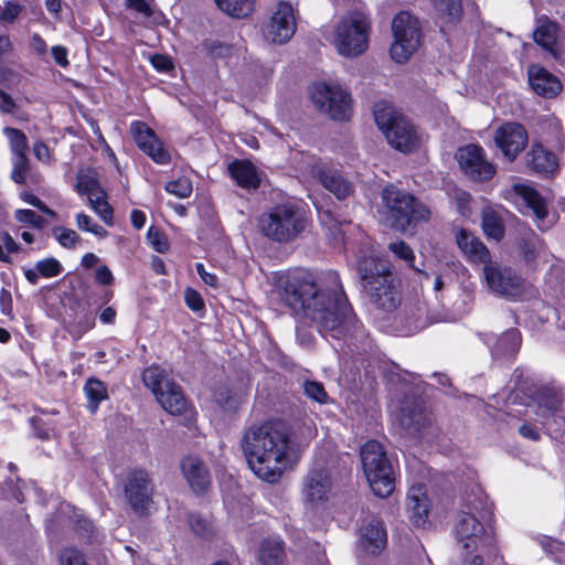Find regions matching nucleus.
<instances>
[{
	"mask_svg": "<svg viewBox=\"0 0 565 565\" xmlns=\"http://www.w3.org/2000/svg\"><path fill=\"white\" fill-rule=\"evenodd\" d=\"M494 142L504 158L512 162L525 149L529 142L527 131L523 125L508 121L495 130Z\"/></svg>",
	"mask_w": 565,
	"mask_h": 565,
	"instance_id": "f3484780",
	"label": "nucleus"
},
{
	"mask_svg": "<svg viewBox=\"0 0 565 565\" xmlns=\"http://www.w3.org/2000/svg\"><path fill=\"white\" fill-rule=\"evenodd\" d=\"M29 170V159L26 156L14 157L11 178L15 183L23 184L25 182V173Z\"/></svg>",
	"mask_w": 565,
	"mask_h": 565,
	"instance_id": "5fc2aeb1",
	"label": "nucleus"
},
{
	"mask_svg": "<svg viewBox=\"0 0 565 565\" xmlns=\"http://www.w3.org/2000/svg\"><path fill=\"white\" fill-rule=\"evenodd\" d=\"M305 395L319 403L326 404L328 402V393L322 383L317 381H305L302 384Z\"/></svg>",
	"mask_w": 565,
	"mask_h": 565,
	"instance_id": "37998d69",
	"label": "nucleus"
},
{
	"mask_svg": "<svg viewBox=\"0 0 565 565\" xmlns=\"http://www.w3.org/2000/svg\"><path fill=\"white\" fill-rule=\"evenodd\" d=\"M536 402L540 416H551L562 411V395L554 390L547 387L540 388L536 393Z\"/></svg>",
	"mask_w": 565,
	"mask_h": 565,
	"instance_id": "473e14b6",
	"label": "nucleus"
},
{
	"mask_svg": "<svg viewBox=\"0 0 565 565\" xmlns=\"http://www.w3.org/2000/svg\"><path fill=\"white\" fill-rule=\"evenodd\" d=\"M126 7L137 11L146 18L152 15V9L148 0H126Z\"/></svg>",
	"mask_w": 565,
	"mask_h": 565,
	"instance_id": "052dcab7",
	"label": "nucleus"
},
{
	"mask_svg": "<svg viewBox=\"0 0 565 565\" xmlns=\"http://www.w3.org/2000/svg\"><path fill=\"white\" fill-rule=\"evenodd\" d=\"M61 565H87L83 554L73 547L64 548L60 556Z\"/></svg>",
	"mask_w": 565,
	"mask_h": 565,
	"instance_id": "4d7b16f0",
	"label": "nucleus"
},
{
	"mask_svg": "<svg viewBox=\"0 0 565 565\" xmlns=\"http://www.w3.org/2000/svg\"><path fill=\"white\" fill-rule=\"evenodd\" d=\"M394 42L391 45V56L397 63H405L420 45V26L417 18L408 12H399L392 21Z\"/></svg>",
	"mask_w": 565,
	"mask_h": 565,
	"instance_id": "9b49d317",
	"label": "nucleus"
},
{
	"mask_svg": "<svg viewBox=\"0 0 565 565\" xmlns=\"http://www.w3.org/2000/svg\"><path fill=\"white\" fill-rule=\"evenodd\" d=\"M521 247L527 262H533L545 252L544 243L534 234L523 239Z\"/></svg>",
	"mask_w": 565,
	"mask_h": 565,
	"instance_id": "a19ab883",
	"label": "nucleus"
},
{
	"mask_svg": "<svg viewBox=\"0 0 565 565\" xmlns=\"http://www.w3.org/2000/svg\"><path fill=\"white\" fill-rule=\"evenodd\" d=\"M458 247L473 262L488 263L490 253L486 245L470 232L461 228L456 233Z\"/></svg>",
	"mask_w": 565,
	"mask_h": 565,
	"instance_id": "cd10ccee",
	"label": "nucleus"
},
{
	"mask_svg": "<svg viewBox=\"0 0 565 565\" xmlns=\"http://www.w3.org/2000/svg\"><path fill=\"white\" fill-rule=\"evenodd\" d=\"M214 399L216 404L224 409H235L238 405V399L236 395L232 394V392L227 387H221L214 393Z\"/></svg>",
	"mask_w": 565,
	"mask_h": 565,
	"instance_id": "3c124183",
	"label": "nucleus"
},
{
	"mask_svg": "<svg viewBox=\"0 0 565 565\" xmlns=\"http://www.w3.org/2000/svg\"><path fill=\"white\" fill-rule=\"evenodd\" d=\"M3 131L10 141V147L14 157L26 156L28 139L23 131L12 127H7Z\"/></svg>",
	"mask_w": 565,
	"mask_h": 565,
	"instance_id": "ea45409f",
	"label": "nucleus"
},
{
	"mask_svg": "<svg viewBox=\"0 0 565 565\" xmlns=\"http://www.w3.org/2000/svg\"><path fill=\"white\" fill-rule=\"evenodd\" d=\"M482 230L487 237L501 241L504 236V225L498 212L486 209L482 212Z\"/></svg>",
	"mask_w": 565,
	"mask_h": 565,
	"instance_id": "72a5a7b5",
	"label": "nucleus"
},
{
	"mask_svg": "<svg viewBox=\"0 0 565 565\" xmlns=\"http://www.w3.org/2000/svg\"><path fill=\"white\" fill-rule=\"evenodd\" d=\"M374 120L388 143L403 153H411L419 147V135L415 126L394 106L379 102L373 108Z\"/></svg>",
	"mask_w": 565,
	"mask_h": 565,
	"instance_id": "0eeeda50",
	"label": "nucleus"
},
{
	"mask_svg": "<svg viewBox=\"0 0 565 565\" xmlns=\"http://www.w3.org/2000/svg\"><path fill=\"white\" fill-rule=\"evenodd\" d=\"M360 543L370 554H379L385 548L387 533L384 523L375 515H367L361 525Z\"/></svg>",
	"mask_w": 565,
	"mask_h": 565,
	"instance_id": "412c9836",
	"label": "nucleus"
},
{
	"mask_svg": "<svg viewBox=\"0 0 565 565\" xmlns=\"http://www.w3.org/2000/svg\"><path fill=\"white\" fill-rule=\"evenodd\" d=\"M17 109V104L13 98L0 88V111L4 114H13Z\"/></svg>",
	"mask_w": 565,
	"mask_h": 565,
	"instance_id": "0e129e2a",
	"label": "nucleus"
},
{
	"mask_svg": "<svg viewBox=\"0 0 565 565\" xmlns=\"http://www.w3.org/2000/svg\"><path fill=\"white\" fill-rule=\"evenodd\" d=\"M332 479L324 469L311 470L303 478L302 494L305 500L311 504L327 502L332 493Z\"/></svg>",
	"mask_w": 565,
	"mask_h": 565,
	"instance_id": "aec40b11",
	"label": "nucleus"
},
{
	"mask_svg": "<svg viewBox=\"0 0 565 565\" xmlns=\"http://www.w3.org/2000/svg\"><path fill=\"white\" fill-rule=\"evenodd\" d=\"M258 559L262 565H282L285 559L284 542L277 539H266L259 547Z\"/></svg>",
	"mask_w": 565,
	"mask_h": 565,
	"instance_id": "2f4dec72",
	"label": "nucleus"
},
{
	"mask_svg": "<svg viewBox=\"0 0 565 565\" xmlns=\"http://www.w3.org/2000/svg\"><path fill=\"white\" fill-rule=\"evenodd\" d=\"M142 380L166 412L171 415H181L188 411L189 403L181 386L169 379L164 370L150 366L143 371Z\"/></svg>",
	"mask_w": 565,
	"mask_h": 565,
	"instance_id": "9d476101",
	"label": "nucleus"
},
{
	"mask_svg": "<svg viewBox=\"0 0 565 565\" xmlns=\"http://www.w3.org/2000/svg\"><path fill=\"white\" fill-rule=\"evenodd\" d=\"M241 447L253 472L269 483L277 482L291 462L290 427L282 420H265L249 426Z\"/></svg>",
	"mask_w": 565,
	"mask_h": 565,
	"instance_id": "f03ea898",
	"label": "nucleus"
},
{
	"mask_svg": "<svg viewBox=\"0 0 565 565\" xmlns=\"http://www.w3.org/2000/svg\"><path fill=\"white\" fill-rule=\"evenodd\" d=\"M460 169L475 181H488L495 174V167L487 160L484 150L477 145L459 148L456 154Z\"/></svg>",
	"mask_w": 565,
	"mask_h": 565,
	"instance_id": "2eb2a0df",
	"label": "nucleus"
},
{
	"mask_svg": "<svg viewBox=\"0 0 565 565\" xmlns=\"http://www.w3.org/2000/svg\"><path fill=\"white\" fill-rule=\"evenodd\" d=\"M230 175L236 184L246 190H257L260 178L256 167L248 160H234L227 166Z\"/></svg>",
	"mask_w": 565,
	"mask_h": 565,
	"instance_id": "bb28decb",
	"label": "nucleus"
},
{
	"mask_svg": "<svg viewBox=\"0 0 565 565\" xmlns=\"http://www.w3.org/2000/svg\"><path fill=\"white\" fill-rule=\"evenodd\" d=\"M182 472L194 492H204L210 486V473L202 460L186 457L181 462Z\"/></svg>",
	"mask_w": 565,
	"mask_h": 565,
	"instance_id": "a878e982",
	"label": "nucleus"
},
{
	"mask_svg": "<svg viewBox=\"0 0 565 565\" xmlns=\"http://www.w3.org/2000/svg\"><path fill=\"white\" fill-rule=\"evenodd\" d=\"M184 300L186 306L193 311H200L204 308V301L201 295L192 288L185 289Z\"/></svg>",
	"mask_w": 565,
	"mask_h": 565,
	"instance_id": "bf43d9fd",
	"label": "nucleus"
},
{
	"mask_svg": "<svg viewBox=\"0 0 565 565\" xmlns=\"http://www.w3.org/2000/svg\"><path fill=\"white\" fill-rule=\"evenodd\" d=\"M526 164L535 172L550 173L556 168V159L554 153L541 145H534L526 153Z\"/></svg>",
	"mask_w": 565,
	"mask_h": 565,
	"instance_id": "c756f323",
	"label": "nucleus"
},
{
	"mask_svg": "<svg viewBox=\"0 0 565 565\" xmlns=\"http://www.w3.org/2000/svg\"><path fill=\"white\" fill-rule=\"evenodd\" d=\"M360 457L374 494L387 498L394 491L395 477L384 445L377 440H369L361 447Z\"/></svg>",
	"mask_w": 565,
	"mask_h": 565,
	"instance_id": "6e6552de",
	"label": "nucleus"
},
{
	"mask_svg": "<svg viewBox=\"0 0 565 565\" xmlns=\"http://www.w3.org/2000/svg\"><path fill=\"white\" fill-rule=\"evenodd\" d=\"M147 239L156 252L164 254L169 250L170 245L167 236L156 227L151 226L148 230Z\"/></svg>",
	"mask_w": 565,
	"mask_h": 565,
	"instance_id": "de8ad7c7",
	"label": "nucleus"
},
{
	"mask_svg": "<svg viewBox=\"0 0 565 565\" xmlns=\"http://www.w3.org/2000/svg\"><path fill=\"white\" fill-rule=\"evenodd\" d=\"M311 99L317 108L334 120H347L350 116L351 96L338 85L315 84Z\"/></svg>",
	"mask_w": 565,
	"mask_h": 565,
	"instance_id": "f8f14e48",
	"label": "nucleus"
},
{
	"mask_svg": "<svg viewBox=\"0 0 565 565\" xmlns=\"http://www.w3.org/2000/svg\"><path fill=\"white\" fill-rule=\"evenodd\" d=\"M312 177L338 200H345L354 194L355 185L342 171L323 162L311 167Z\"/></svg>",
	"mask_w": 565,
	"mask_h": 565,
	"instance_id": "a211bd4d",
	"label": "nucleus"
},
{
	"mask_svg": "<svg viewBox=\"0 0 565 565\" xmlns=\"http://www.w3.org/2000/svg\"><path fill=\"white\" fill-rule=\"evenodd\" d=\"M89 204L92 209L100 216V218L107 224L113 225V207L106 201V194L102 190L96 195L90 196Z\"/></svg>",
	"mask_w": 565,
	"mask_h": 565,
	"instance_id": "58836bf2",
	"label": "nucleus"
},
{
	"mask_svg": "<svg viewBox=\"0 0 565 565\" xmlns=\"http://www.w3.org/2000/svg\"><path fill=\"white\" fill-rule=\"evenodd\" d=\"M84 393L88 399V408L95 413L100 402L108 397L106 385L96 377H90L84 385Z\"/></svg>",
	"mask_w": 565,
	"mask_h": 565,
	"instance_id": "c9c22d12",
	"label": "nucleus"
},
{
	"mask_svg": "<svg viewBox=\"0 0 565 565\" xmlns=\"http://www.w3.org/2000/svg\"><path fill=\"white\" fill-rule=\"evenodd\" d=\"M35 268L41 276L46 278L58 276L63 269L61 263L53 257L39 260Z\"/></svg>",
	"mask_w": 565,
	"mask_h": 565,
	"instance_id": "49530a36",
	"label": "nucleus"
},
{
	"mask_svg": "<svg viewBox=\"0 0 565 565\" xmlns=\"http://www.w3.org/2000/svg\"><path fill=\"white\" fill-rule=\"evenodd\" d=\"M558 32V23L546 15H542L536 20V28L533 31L534 42L544 51L548 52L554 58H558V52L556 50Z\"/></svg>",
	"mask_w": 565,
	"mask_h": 565,
	"instance_id": "5701e85b",
	"label": "nucleus"
},
{
	"mask_svg": "<svg viewBox=\"0 0 565 565\" xmlns=\"http://www.w3.org/2000/svg\"><path fill=\"white\" fill-rule=\"evenodd\" d=\"M382 215L386 224L401 233H406L420 221H428L430 211L415 195L387 184L381 192Z\"/></svg>",
	"mask_w": 565,
	"mask_h": 565,
	"instance_id": "39448f33",
	"label": "nucleus"
},
{
	"mask_svg": "<svg viewBox=\"0 0 565 565\" xmlns=\"http://www.w3.org/2000/svg\"><path fill=\"white\" fill-rule=\"evenodd\" d=\"M398 423L408 435L420 436L430 424V420L425 409L420 405L415 404L401 408Z\"/></svg>",
	"mask_w": 565,
	"mask_h": 565,
	"instance_id": "b1692460",
	"label": "nucleus"
},
{
	"mask_svg": "<svg viewBox=\"0 0 565 565\" xmlns=\"http://www.w3.org/2000/svg\"><path fill=\"white\" fill-rule=\"evenodd\" d=\"M406 505L412 523L417 527L424 526L428 519V499L420 489H412Z\"/></svg>",
	"mask_w": 565,
	"mask_h": 565,
	"instance_id": "c85d7f7f",
	"label": "nucleus"
},
{
	"mask_svg": "<svg viewBox=\"0 0 565 565\" xmlns=\"http://www.w3.org/2000/svg\"><path fill=\"white\" fill-rule=\"evenodd\" d=\"M282 301L297 315L310 319L322 334L340 338L354 328L356 316L334 270L319 279L306 269L279 278Z\"/></svg>",
	"mask_w": 565,
	"mask_h": 565,
	"instance_id": "f257e3e1",
	"label": "nucleus"
},
{
	"mask_svg": "<svg viewBox=\"0 0 565 565\" xmlns=\"http://www.w3.org/2000/svg\"><path fill=\"white\" fill-rule=\"evenodd\" d=\"M371 21L360 11L343 17L334 30V46L342 56L355 57L366 51Z\"/></svg>",
	"mask_w": 565,
	"mask_h": 565,
	"instance_id": "1a4fd4ad",
	"label": "nucleus"
},
{
	"mask_svg": "<svg viewBox=\"0 0 565 565\" xmlns=\"http://www.w3.org/2000/svg\"><path fill=\"white\" fill-rule=\"evenodd\" d=\"M15 218L19 222L30 224L35 228H43L45 225V220L32 210H18L15 212Z\"/></svg>",
	"mask_w": 565,
	"mask_h": 565,
	"instance_id": "6e6d98bb",
	"label": "nucleus"
},
{
	"mask_svg": "<svg viewBox=\"0 0 565 565\" xmlns=\"http://www.w3.org/2000/svg\"><path fill=\"white\" fill-rule=\"evenodd\" d=\"M76 225L81 231L90 232L99 237L107 235V231L103 226L94 224L92 217L85 213H78L76 215Z\"/></svg>",
	"mask_w": 565,
	"mask_h": 565,
	"instance_id": "09e8293b",
	"label": "nucleus"
},
{
	"mask_svg": "<svg viewBox=\"0 0 565 565\" xmlns=\"http://www.w3.org/2000/svg\"><path fill=\"white\" fill-rule=\"evenodd\" d=\"M306 224L305 211L289 202L271 206L258 218L259 232L277 243H288L295 239L305 231Z\"/></svg>",
	"mask_w": 565,
	"mask_h": 565,
	"instance_id": "423d86ee",
	"label": "nucleus"
},
{
	"mask_svg": "<svg viewBox=\"0 0 565 565\" xmlns=\"http://www.w3.org/2000/svg\"><path fill=\"white\" fill-rule=\"evenodd\" d=\"M167 192L180 199L189 198L192 193V184L188 179H179L166 184Z\"/></svg>",
	"mask_w": 565,
	"mask_h": 565,
	"instance_id": "864d4df0",
	"label": "nucleus"
},
{
	"mask_svg": "<svg viewBox=\"0 0 565 565\" xmlns=\"http://www.w3.org/2000/svg\"><path fill=\"white\" fill-rule=\"evenodd\" d=\"M220 10L230 17L243 19L254 11L255 0H214Z\"/></svg>",
	"mask_w": 565,
	"mask_h": 565,
	"instance_id": "f704fd0d",
	"label": "nucleus"
},
{
	"mask_svg": "<svg viewBox=\"0 0 565 565\" xmlns=\"http://www.w3.org/2000/svg\"><path fill=\"white\" fill-rule=\"evenodd\" d=\"M188 522L192 532L201 539L212 540L216 534L213 522L199 513H189Z\"/></svg>",
	"mask_w": 565,
	"mask_h": 565,
	"instance_id": "e433bc0d",
	"label": "nucleus"
},
{
	"mask_svg": "<svg viewBox=\"0 0 565 565\" xmlns=\"http://www.w3.org/2000/svg\"><path fill=\"white\" fill-rule=\"evenodd\" d=\"M527 77L531 88L545 98H553L563 89L558 77L540 65H531L527 70Z\"/></svg>",
	"mask_w": 565,
	"mask_h": 565,
	"instance_id": "4be33fe9",
	"label": "nucleus"
},
{
	"mask_svg": "<svg viewBox=\"0 0 565 565\" xmlns=\"http://www.w3.org/2000/svg\"><path fill=\"white\" fill-rule=\"evenodd\" d=\"M195 268H196V273L199 274L201 279L206 285H209V286H211L213 288H217L218 279H217L216 275L206 271L204 265L201 264V263L196 264Z\"/></svg>",
	"mask_w": 565,
	"mask_h": 565,
	"instance_id": "774afa93",
	"label": "nucleus"
},
{
	"mask_svg": "<svg viewBox=\"0 0 565 565\" xmlns=\"http://www.w3.org/2000/svg\"><path fill=\"white\" fill-rule=\"evenodd\" d=\"M262 31L264 39L269 43H287L296 32V19L291 4L279 2Z\"/></svg>",
	"mask_w": 565,
	"mask_h": 565,
	"instance_id": "4468645a",
	"label": "nucleus"
},
{
	"mask_svg": "<svg viewBox=\"0 0 565 565\" xmlns=\"http://www.w3.org/2000/svg\"><path fill=\"white\" fill-rule=\"evenodd\" d=\"M19 248V244L8 232H2L0 234V262L9 263L10 257L8 254L17 253Z\"/></svg>",
	"mask_w": 565,
	"mask_h": 565,
	"instance_id": "603ef678",
	"label": "nucleus"
},
{
	"mask_svg": "<svg viewBox=\"0 0 565 565\" xmlns=\"http://www.w3.org/2000/svg\"><path fill=\"white\" fill-rule=\"evenodd\" d=\"M356 273L364 299L375 309L392 312L401 305V285L388 262L362 257L356 263Z\"/></svg>",
	"mask_w": 565,
	"mask_h": 565,
	"instance_id": "20e7f679",
	"label": "nucleus"
},
{
	"mask_svg": "<svg viewBox=\"0 0 565 565\" xmlns=\"http://www.w3.org/2000/svg\"><path fill=\"white\" fill-rule=\"evenodd\" d=\"M130 132L138 148L158 164L170 162V153L163 148L156 132L143 121L136 120L130 125Z\"/></svg>",
	"mask_w": 565,
	"mask_h": 565,
	"instance_id": "6ab92c4d",
	"label": "nucleus"
},
{
	"mask_svg": "<svg viewBox=\"0 0 565 565\" xmlns=\"http://www.w3.org/2000/svg\"><path fill=\"white\" fill-rule=\"evenodd\" d=\"M54 237L65 248H74L81 242L79 235L71 228L56 226L53 228Z\"/></svg>",
	"mask_w": 565,
	"mask_h": 565,
	"instance_id": "c03bdc74",
	"label": "nucleus"
},
{
	"mask_svg": "<svg viewBox=\"0 0 565 565\" xmlns=\"http://www.w3.org/2000/svg\"><path fill=\"white\" fill-rule=\"evenodd\" d=\"M536 541L551 555L561 556L565 554V543L557 539L540 534L536 536Z\"/></svg>",
	"mask_w": 565,
	"mask_h": 565,
	"instance_id": "a18cd8bd",
	"label": "nucleus"
},
{
	"mask_svg": "<svg viewBox=\"0 0 565 565\" xmlns=\"http://www.w3.org/2000/svg\"><path fill=\"white\" fill-rule=\"evenodd\" d=\"M76 190L79 194H85L88 199L102 191L99 182L88 175H79L76 183Z\"/></svg>",
	"mask_w": 565,
	"mask_h": 565,
	"instance_id": "8fccbe9b",
	"label": "nucleus"
},
{
	"mask_svg": "<svg viewBox=\"0 0 565 565\" xmlns=\"http://www.w3.org/2000/svg\"><path fill=\"white\" fill-rule=\"evenodd\" d=\"M492 551H476L473 554L467 555L460 552L461 562L459 565H483V554L491 553Z\"/></svg>",
	"mask_w": 565,
	"mask_h": 565,
	"instance_id": "680f3d73",
	"label": "nucleus"
},
{
	"mask_svg": "<svg viewBox=\"0 0 565 565\" xmlns=\"http://www.w3.org/2000/svg\"><path fill=\"white\" fill-rule=\"evenodd\" d=\"M154 486L149 473L143 469H135L128 473L124 492L131 509L138 514H146L152 503Z\"/></svg>",
	"mask_w": 565,
	"mask_h": 565,
	"instance_id": "ddd939ff",
	"label": "nucleus"
},
{
	"mask_svg": "<svg viewBox=\"0 0 565 565\" xmlns=\"http://www.w3.org/2000/svg\"><path fill=\"white\" fill-rule=\"evenodd\" d=\"M31 425L34 430L35 436L41 440H47L51 437V429L45 426V424L38 418L31 419Z\"/></svg>",
	"mask_w": 565,
	"mask_h": 565,
	"instance_id": "69168bd1",
	"label": "nucleus"
},
{
	"mask_svg": "<svg viewBox=\"0 0 565 565\" xmlns=\"http://www.w3.org/2000/svg\"><path fill=\"white\" fill-rule=\"evenodd\" d=\"M440 17L447 23H456L462 14L461 0H433Z\"/></svg>",
	"mask_w": 565,
	"mask_h": 565,
	"instance_id": "4c0bfd02",
	"label": "nucleus"
},
{
	"mask_svg": "<svg viewBox=\"0 0 565 565\" xmlns=\"http://www.w3.org/2000/svg\"><path fill=\"white\" fill-rule=\"evenodd\" d=\"M95 279L98 284L108 286L113 284L114 276L110 269L106 265H103L96 269Z\"/></svg>",
	"mask_w": 565,
	"mask_h": 565,
	"instance_id": "338daca9",
	"label": "nucleus"
},
{
	"mask_svg": "<svg viewBox=\"0 0 565 565\" xmlns=\"http://www.w3.org/2000/svg\"><path fill=\"white\" fill-rule=\"evenodd\" d=\"M483 275L489 288L499 295L515 297L522 291V278L510 267L489 259L483 266Z\"/></svg>",
	"mask_w": 565,
	"mask_h": 565,
	"instance_id": "dca6fc26",
	"label": "nucleus"
},
{
	"mask_svg": "<svg viewBox=\"0 0 565 565\" xmlns=\"http://www.w3.org/2000/svg\"><path fill=\"white\" fill-rule=\"evenodd\" d=\"M514 190L519 196L526 203V205L533 211L536 218L544 221L547 216L546 202L541 194L533 188L518 184Z\"/></svg>",
	"mask_w": 565,
	"mask_h": 565,
	"instance_id": "7c9ffc66",
	"label": "nucleus"
},
{
	"mask_svg": "<svg viewBox=\"0 0 565 565\" xmlns=\"http://www.w3.org/2000/svg\"><path fill=\"white\" fill-rule=\"evenodd\" d=\"M388 249L393 253V255L404 260L411 268L419 271L414 265L415 255L413 249L406 244L404 241H396L388 244Z\"/></svg>",
	"mask_w": 565,
	"mask_h": 565,
	"instance_id": "79ce46f5",
	"label": "nucleus"
},
{
	"mask_svg": "<svg viewBox=\"0 0 565 565\" xmlns=\"http://www.w3.org/2000/svg\"><path fill=\"white\" fill-rule=\"evenodd\" d=\"M151 64L159 72H169L173 68L171 58L162 54L153 55L151 57Z\"/></svg>",
	"mask_w": 565,
	"mask_h": 565,
	"instance_id": "e2e57ef3",
	"label": "nucleus"
},
{
	"mask_svg": "<svg viewBox=\"0 0 565 565\" xmlns=\"http://www.w3.org/2000/svg\"><path fill=\"white\" fill-rule=\"evenodd\" d=\"M22 11V6L15 2L7 1L0 13V21L13 23Z\"/></svg>",
	"mask_w": 565,
	"mask_h": 565,
	"instance_id": "13d9d810",
	"label": "nucleus"
},
{
	"mask_svg": "<svg viewBox=\"0 0 565 565\" xmlns=\"http://www.w3.org/2000/svg\"><path fill=\"white\" fill-rule=\"evenodd\" d=\"M494 359H511L521 347V334L518 329L507 330L500 338L490 337L487 340Z\"/></svg>",
	"mask_w": 565,
	"mask_h": 565,
	"instance_id": "393cba45",
	"label": "nucleus"
},
{
	"mask_svg": "<svg viewBox=\"0 0 565 565\" xmlns=\"http://www.w3.org/2000/svg\"><path fill=\"white\" fill-rule=\"evenodd\" d=\"M491 515L492 504L480 489L463 498L454 530L459 552L470 555L476 551H494L495 534L488 523Z\"/></svg>",
	"mask_w": 565,
	"mask_h": 565,
	"instance_id": "7ed1b4c3",
	"label": "nucleus"
}]
</instances>
